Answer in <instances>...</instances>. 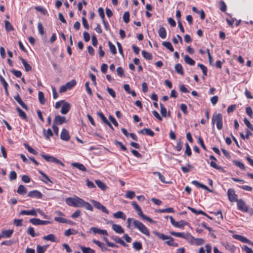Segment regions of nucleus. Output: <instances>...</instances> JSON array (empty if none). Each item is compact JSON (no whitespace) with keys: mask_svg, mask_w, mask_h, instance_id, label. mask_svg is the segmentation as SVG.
Returning a JSON list of instances; mask_svg holds the SVG:
<instances>
[{"mask_svg":"<svg viewBox=\"0 0 253 253\" xmlns=\"http://www.w3.org/2000/svg\"><path fill=\"white\" fill-rule=\"evenodd\" d=\"M227 196L229 200L231 202H236L238 199V195L235 193L234 189L230 188L227 191Z\"/></svg>","mask_w":253,"mask_h":253,"instance_id":"nucleus-7","label":"nucleus"},{"mask_svg":"<svg viewBox=\"0 0 253 253\" xmlns=\"http://www.w3.org/2000/svg\"><path fill=\"white\" fill-rule=\"evenodd\" d=\"M81 207L84 208L86 210H89L90 211H93V207L88 202H85L84 200L82 206Z\"/></svg>","mask_w":253,"mask_h":253,"instance_id":"nucleus-39","label":"nucleus"},{"mask_svg":"<svg viewBox=\"0 0 253 253\" xmlns=\"http://www.w3.org/2000/svg\"><path fill=\"white\" fill-rule=\"evenodd\" d=\"M84 200L78 196L67 198L65 200L66 203L69 206L81 207Z\"/></svg>","mask_w":253,"mask_h":253,"instance_id":"nucleus-1","label":"nucleus"},{"mask_svg":"<svg viewBox=\"0 0 253 253\" xmlns=\"http://www.w3.org/2000/svg\"><path fill=\"white\" fill-rule=\"evenodd\" d=\"M13 233V230H5L1 232L2 238H9Z\"/></svg>","mask_w":253,"mask_h":253,"instance_id":"nucleus-30","label":"nucleus"},{"mask_svg":"<svg viewBox=\"0 0 253 253\" xmlns=\"http://www.w3.org/2000/svg\"><path fill=\"white\" fill-rule=\"evenodd\" d=\"M168 240L166 241V243L170 246H173V247H178V244L177 243H175L174 242V240L171 237H169V239H168Z\"/></svg>","mask_w":253,"mask_h":253,"instance_id":"nucleus-41","label":"nucleus"},{"mask_svg":"<svg viewBox=\"0 0 253 253\" xmlns=\"http://www.w3.org/2000/svg\"><path fill=\"white\" fill-rule=\"evenodd\" d=\"M234 164L235 166L239 167L241 169L244 170L245 169L244 165L240 161H235L234 162Z\"/></svg>","mask_w":253,"mask_h":253,"instance_id":"nucleus-59","label":"nucleus"},{"mask_svg":"<svg viewBox=\"0 0 253 253\" xmlns=\"http://www.w3.org/2000/svg\"><path fill=\"white\" fill-rule=\"evenodd\" d=\"M42 194L37 190H34L30 191L28 194V196L31 198H35L37 199H42Z\"/></svg>","mask_w":253,"mask_h":253,"instance_id":"nucleus-13","label":"nucleus"},{"mask_svg":"<svg viewBox=\"0 0 253 253\" xmlns=\"http://www.w3.org/2000/svg\"><path fill=\"white\" fill-rule=\"evenodd\" d=\"M163 46L166 47L167 49L169 50L171 52L174 51V48L171 44V43L169 42H164L162 43Z\"/></svg>","mask_w":253,"mask_h":253,"instance_id":"nucleus-40","label":"nucleus"},{"mask_svg":"<svg viewBox=\"0 0 253 253\" xmlns=\"http://www.w3.org/2000/svg\"><path fill=\"white\" fill-rule=\"evenodd\" d=\"M188 209H189L193 213L199 215V214H202V215H206L209 218H211V217L208 215L205 212H204L203 211L201 210H197L193 208L188 207Z\"/></svg>","mask_w":253,"mask_h":253,"instance_id":"nucleus-29","label":"nucleus"},{"mask_svg":"<svg viewBox=\"0 0 253 253\" xmlns=\"http://www.w3.org/2000/svg\"><path fill=\"white\" fill-rule=\"evenodd\" d=\"M139 133L146 134L150 136H153L154 135V132L150 128H143L139 131Z\"/></svg>","mask_w":253,"mask_h":253,"instance_id":"nucleus-25","label":"nucleus"},{"mask_svg":"<svg viewBox=\"0 0 253 253\" xmlns=\"http://www.w3.org/2000/svg\"><path fill=\"white\" fill-rule=\"evenodd\" d=\"M71 105L67 102H65L62 106L61 113L62 114H66L70 110Z\"/></svg>","mask_w":253,"mask_h":253,"instance_id":"nucleus-23","label":"nucleus"},{"mask_svg":"<svg viewBox=\"0 0 253 253\" xmlns=\"http://www.w3.org/2000/svg\"><path fill=\"white\" fill-rule=\"evenodd\" d=\"M198 66H199L201 68V69L202 70L204 76H207V67L205 65H204L202 64H200V63H199L198 64Z\"/></svg>","mask_w":253,"mask_h":253,"instance_id":"nucleus-56","label":"nucleus"},{"mask_svg":"<svg viewBox=\"0 0 253 253\" xmlns=\"http://www.w3.org/2000/svg\"><path fill=\"white\" fill-rule=\"evenodd\" d=\"M138 215L140 216L143 220H147L150 223H155V221L149 217L143 214L141 208L139 210L136 211Z\"/></svg>","mask_w":253,"mask_h":253,"instance_id":"nucleus-18","label":"nucleus"},{"mask_svg":"<svg viewBox=\"0 0 253 253\" xmlns=\"http://www.w3.org/2000/svg\"><path fill=\"white\" fill-rule=\"evenodd\" d=\"M91 203L93 205L94 207L97 210L101 211L105 213H108V211L105 208V206L102 205L99 202L96 201L94 200H90Z\"/></svg>","mask_w":253,"mask_h":253,"instance_id":"nucleus-8","label":"nucleus"},{"mask_svg":"<svg viewBox=\"0 0 253 253\" xmlns=\"http://www.w3.org/2000/svg\"><path fill=\"white\" fill-rule=\"evenodd\" d=\"M244 122L246 126L251 130L253 131V126L251 124L249 121L246 118L244 119Z\"/></svg>","mask_w":253,"mask_h":253,"instance_id":"nucleus-64","label":"nucleus"},{"mask_svg":"<svg viewBox=\"0 0 253 253\" xmlns=\"http://www.w3.org/2000/svg\"><path fill=\"white\" fill-rule=\"evenodd\" d=\"M112 229L117 233L122 234L124 232V229L122 226L118 224H113L112 225Z\"/></svg>","mask_w":253,"mask_h":253,"instance_id":"nucleus-24","label":"nucleus"},{"mask_svg":"<svg viewBox=\"0 0 253 253\" xmlns=\"http://www.w3.org/2000/svg\"><path fill=\"white\" fill-rule=\"evenodd\" d=\"M89 232H92L94 234H99L102 235H108V232L106 230L101 229L97 227H92L89 229Z\"/></svg>","mask_w":253,"mask_h":253,"instance_id":"nucleus-10","label":"nucleus"},{"mask_svg":"<svg viewBox=\"0 0 253 253\" xmlns=\"http://www.w3.org/2000/svg\"><path fill=\"white\" fill-rule=\"evenodd\" d=\"M19 59L21 61L26 71H29L31 70V66L27 62V61L24 59H23L21 57H20Z\"/></svg>","mask_w":253,"mask_h":253,"instance_id":"nucleus-31","label":"nucleus"},{"mask_svg":"<svg viewBox=\"0 0 253 253\" xmlns=\"http://www.w3.org/2000/svg\"><path fill=\"white\" fill-rule=\"evenodd\" d=\"M142 55L143 57L146 60H151L152 59V54L145 50L142 51Z\"/></svg>","mask_w":253,"mask_h":253,"instance_id":"nucleus-43","label":"nucleus"},{"mask_svg":"<svg viewBox=\"0 0 253 253\" xmlns=\"http://www.w3.org/2000/svg\"><path fill=\"white\" fill-rule=\"evenodd\" d=\"M103 240L105 242L107 246L112 248H117L118 246L113 243L109 241L108 239L106 237H103Z\"/></svg>","mask_w":253,"mask_h":253,"instance_id":"nucleus-53","label":"nucleus"},{"mask_svg":"<svg viewBox=\"0 0 253 253\" xmlns=\"http://www.w3.org/2000/svg\"><path fill=\"white\" fill-rule=\"evenodd\" d=\"M76 82L74 80H72L70 82H68L66 85L69 89H71L73 86L76 85Z\"/></svg>","mask_w":253,"mask_h":253,"instance_id":"nucleus-60","label":"nucleus"},{"mask_svg":"<svg viewBox=\"0 0 253 253\" xmlns=\"http://www.w3.org/2000/svg\"><path fill=\"white\" fill-rule=\"evenodd\" d=\"M80 249L83 253H95V251L89 247L81 246Z\"/></svg>","mask_w":253,"mask_h":253,"instance_id":"nucleus-32","label":"nucleus"},{"mask_svg":"<svg viewBox=\"0 0 253 253\" xmlns=\"http://www.w3.org/2000/svg\"><path fill=\"white\" fill-rule=\"evenodd\" d=\"M154 175H157L161 182L164 183H168L169 182L165 181V177L160 172L155 171L153 172Z\"/></svg>","mask_w":253,"mask_h":253,"instance_id":"nucleus-44","label":"nucleus"},{"mask_svg":"<svg viewBox=\"0 0 253 253\" xmlns=\"http://www.w3.org/2000/svg\"><path fill=\"white\" fill-rule=\"evenodd\" d=\"M236 202L238 209L239 211L245 212L248 211V206L242 199H238Z\"/></svg>","mask_w":253,"mask_h":253,"instance_id":"nucleus-4","label":"nucleus"},{"mask_svg":"<svg viewBox=\"0 0 253 253\" xmlns=\"http://www.w3.org/2000/svg\"><path fill=\"white\" fill-rule=\"evenodd\" d=\"M5 30L7 32L11 31L14 30L12 25L8 21L5 20L4 21Z\"/></svg>","mask_w":253,"mask_h":253,"instance_id":"nucleus-45","label":"nucleus"},{"mask_svg":"<svg viewBox=\"0 0 253 253\" xmlns=\"http://www.w3.org/2000/svg\"><path fill=\"white\" fill-rule=\"evenodd\" d=\"M135 196V193L132 191H128L126 192V197L130 199H133Z\"/></svg>","mask_w":253,"mask_h":253,"instance_id":"nucleus-62","label":"nucleus"},{"mask_svg":"<svg viewBox=\"0 0 253 253\" xmlns=\"http://www.w3.org/2000/svg\"><path fill=\"white\" fill-rule=\"evenodd\" d=\"M30 222L35 225H46L51 222L47 220H42L38 218H31L29 220Z\"/></svg>","mask_w":253,"mask_h":253,"instance_id":"nucleus-11","label":"nucleus"},{"mask_svg":"<svg viewBox=\"0 0 253 253\" xmlns=\"http://www.w3.org/2000/svg\"><path fill=\"white\" fill-rule=\"evenodd\" d=\"M24 146L30 153L34 155H37L38 154V152L35 150L31 147L28 144L24 143Z\"/></svg>","mask_w":253,"mask_h":253,"instance_id":"nucleus-47","label":"nucleus"},{"mask_svg":"<svg viewBox=\"0 0 253 253\" xmlns=\"http://www.w3.org/2000/svg\"><path fill=\"white\" fill-rule=\"evenodd\" d=\"M113 216L115 218H122L123 219H125L126 218V216L124 213L122 211H117L114 213Z\"/></svg>","mask_w":253,"mask_h":253,"instance_id":"nucleus-36","label":"nucleus"},{"mask_svg":"<svg viewBox=\"0 0 253 253\" xmlns=\"http://www.w3.org/2000/svg\"><path fill=\"white\" fill-rule=\"evenodd\" d=\"M171 234L173 236H175L176 237H180V238L185 239L186 240H187L188 241V240H189L190 237H191V234L190 233L185 234L183 232H171Z\"/></svg>","mask_w":253,"mask_h":253,"instance_id":"nucleus-14","label":"nucleus"},{"mask_svg":"<svg viewBox=\"0 0 253 253\" xmlns=\"http://www.w3.org/2000/svg\"><path fill=\"white\" fill-rule=\"evenodd\" d=\"M160 107H161V111H160L161 114H162L163 117H166L167 116L166 108L161 103L160 104Z\"/></svg>","mask_w":253,"mask_h":253,"instance_id":"nucleus-57","label":"nucleus"},{"mask_svg":"<svg viewBox=\"0 0 253 253\" xmlns=\"http://www.w3.org/2000/svg\"><path fill=\"white\" fill-rule=\"evenodd\" d=\"M159 212L161 213H173L174 210L172 208H168L164 209H161L159 210Z\"/></svg>","mask_w":253,"mask_h":253,"instance_id":"nucleus-52","label":"nucleus"},{"mask_svg":"<svg viewBox=\"0 0 253 253\" xmlns=\"http://www.w3.org/2000/svg\"><path fill=\"white\" fill-rule=\"evenodd\" d=\"M112 239L117 243H119L122 245L124 247H126L127 245L125 243V242L120 237H112Z\"/></svg>","mask_w":253,"mask_h":253,"instance_id":"nucleus-33","label":"nucleus"},{"mask_svg":"<svg viewBox=\"0 0 253 253\" xmlns=\"http://www.w3.org/2000/svg\"><path fill=\"white\" fill-rule=\"evenodd\" d=\"M169 217L170 219V221L171 224L174 227H177L179 228H183L184 226L185 225L187 224V223H188L187 222H186L184 220H181L179 222L175 221L174 220V219H173V218L171 216H169Z\"/></svg>","mask_w":253,"mask_h":253,"instance_id":"nucleus-9","label":"nucleus"},{"mask_svg":"<svg viewBox=\"0 0 253 253\" xmlns=\"http://www.w3.org/2000/svg\"><path fill=\"white\" fill-rule=\"evenodd\" d=\"M26 187L23 185H20L17 190V192L20 195H24L27 192Z\"/></svg>","mask_w":253,"mask_h":253,"instance_id":"nucleus-37","label":"nucleus"},{"mask_svg":"<svg viewBox=\"0 0 253 253\" xmlns=\"http://www.w3.org/2000/svg\"><path fill=\"white\" fill-rule=\"evenodd\" d=\"M95 182L97 186L103 191H105L107 187L104 183L99 180H96Z\"/></svg>","mask_w":253,"mask_h":253,"instance_id":"nucleus-35","label":"nucleus"},{"mask_svg":"<svg viewBox=\"0 0 253 253\" xmlns=\"http://www.w3.org/2000/svg\"><path fill=\"white\" fill-rule=\"evenodd\" d=\"M81 214V211L80 210L76 211L72 215L71 217L73 219L78 218Z\"/></svg>","mask_w":253,"mask_h":253,"instance_id":"nucleus-63","label":"nucleus"},{"mask_svg":"<svg viewBox=\"0 0 253 253\" xmlns=\"http://www.w3.org/2000/svg\"><path fill=\"white\" fill-rule=\"evenodd\" d=\"M108 45L111 53L113 54H116L117 53V50L115 46L110 41L108 42Z\"/></svg>","mask_w":253,"mask_h":253,"instance_id":"nucleus-49","label":"nucleus"},{"mask_svg":"<svg viewBox=\"0 0 253 253\" xmlns=\"http://www.w3.org/2000/svg\"><path fill=\"white\" fill-rule=\"evenodd\" d=\"M188 242L191 245H194L196 246H201L204 244L205 241L202 238H195L192 235H191Z\"/></svg>","mask_w":253,"mask_h":253,"instance_id":"nucleus-6","label":"nucleus"},{"mask_svg":"<svg viewBox=\"0 0 253 253\" xmlns=\"http://www.w3.org/2000/svg\"><path fill=\"white\" fill-rule=\"evenodd\" d=\"M78 233L77 231L73 229H69L65 231L64 235L66 236H69L71 235H75Z\"/></svg>","mask_w":253,"mask_h":253,"instance_id":"nucleus-46","label":"nucleus"},{"mask_svg":"<svg viewBox=\"0 0 253 253\" xmlns=\"http://www.w3.org/2000/svg\"><path fill=\"white\" fill-rule=\"evenodd\" d=\"M133 225L134 228L137 229L142 234L149 237L150 235L149 229L140 221L135 220H133Z\"/></svg>","mask_w":253,"mask_h":253,"instance_id":"nucleus-2","label":"nucleus"},{"mask_svg":"<svg viewBox=\"0 0 253 253\" xmlns=\"http://www.w3.org/2000/svg\"><path fill=\"white\" fill-rule=\"evenodd\" d=\"M155 235H156L158 237H159L160 239L165 240L169 239V237L168 236H166L163 234H161L158 232H154Z\"/></svg>","mask_w":253,"mask_h":253,"instance_id":"nucleus-51","label":"nucleus"},{"mask_svg":"<svg viewBox=\"0 0 253 253\" xmlns=\"http://www.w3.org/2000/svg\"><path fill=\"white\" fill-rule=\"evenodd\" d=\"M175 70L176 72L181 75L184 74V71L183 69V67L180 64H176L174 66Z\"/></svg>","mask_w":253,"mask_h":253,"instance_id":"nucleus-34","label":"nucleus"},{"mask_svg":"<svg viewBox=\"0 0 253 253\" xmlns=\"http://www.w3.org/2000/svg\"><path fill=\"white\" fill-rule=\"evenodd\" d=\"M123 20L126 23H127L129 21V13L128 11L125 12L123 15Z\"/></svg>","mask_w":253,"mask_h":253,"instance_id":"nucleus-58","label":"nucleus"},{"mask_svg":"<svg viewBox=\"0 0 253 253\" xmlns=\"http://www.w3.org/2000/svg\"><path fill=\"white\" fill-rule=\"evenodd\" d=\"M241 248L242 250L246 253H253L252 249L248 247L247 245H243Z\"/></svg>","mask_w":253,"mask_h":253,"instance_id":"nucleus-61","label":"nucleus"},{"mask_svg":"<svg viewBox=\"0 0 253 253\" xmlns=\"http://www.w3.org/2000/svg\"><path fill=\"white\" fill-rule=\"evenodd\" d=\"M14 98L24 109L28 110L27 106L23 102L18 93L14 96Z\"/></svg>","mask_w":253,"mask_h":253,"instance_id":"nucleus-22","label":"nucleus"},{"mask_svg":"<svg viewBox=\"0 0 253 253\" xmlns=\"http://www.w3.org/2000/svg\"><path fill=\"white\" fill-rule=\"evenodd\" d=\"M35 9L37 11L41 12L43 15H45L47 14V10L45 8H43L42 6H36L35 7Z\"/></svg>","mask_w":253,"mask_h":253,"instance_id":"nucleus-54","label":"nucleus"},{"mask_svg":"<svg viewBox=\"0 0 253 253\" xmlns=\"http://www.w3.org/2000/svg\"><path fill=\"white\" fill-rule=\"evenodd\" d=\"M42 239L46 241H50L52 242H57L58 241L56 240L55 236L52 234H50L47 236H44L42 237Z\"/></svg>","mask_w":253,"mask_h":253,"instance_id":"nucleus-26","label":"nucleus"},{"mask_svg":"<svg viewBox=\"0 0 253 253\" xmlns=\"http://www.w3.org/2000/svg\"><path fill=\"white\" fill-rule=\"evenodd\" d=\"M27 233L28 234L30 235L32 237H35V236L38 235L35 233L34 229L32 227H29L28 228Z\"/></svg>","mask_w":253,"mask_h":253,"instance_id":"nucleus-55","label":"nucleus"},{"mask_svg":"<svg viewBox=\"0 0 253 253\" xmlns=\"http://www.w3.org/2000/svg\"><path fill=\"white\" fill-rule=\"evenodd\" d=\"M38 172L42 175L43 177L42 178H41V180H42L43 182L45 183L46 184H48L49 183L50 184H53V182L50 180V179L47 176V175L44 173L41 170H38Z\"/></svg>","mask_w":253,"mask_h":253,"instance_id":"nucleus-15","label":"nucleus"},{"mask_svg":"<svg viewBox=\"0 0 253 253\" xmlns=\"http://www.w3.org/2000/svg\"><path fill=\"white\" fill-rule=\"evenodd\" d=\"M72 166L74 167L81 170L82 171H85L86 170V169L85 166L82 164L79 163H74L72 164Z\"/></svg>","mask_w":253,"mask_h":253,"instance_id":"nucleus-27","label":"nucleus"},{"mask_svg":"<svg viewBox=\"0 0 253 253\" xmlns=\"http://www.w3.org/2000/svg\"><path fill=\"white\" fill-rule=\"evenodd\" d=\"M233 238L238 240L243 243H248L249 245L253 246V243L244 236L240 235L235 234L233 235Z\"/></svg>","mask_w":253,"mask_h":253,"instance_id":"nucleus-12","label":"nucleus"},{"mask_svg":"<svg viewBox=\"0 0 253 253\" xmlns=\"http://www.w3.org/2000/svg\"><path fill=\"white\" fill-rule=\"evenodd\" d=\"M158 34L160 37L164 39L167 37V32L165 28L163 27H161L158 30Z\"/></svg>","mask_w":253,"mask_h":253,"instance_id":"nucleus-28","label":"nucleus"},{"mask_svg":"<svg viewBox=\"0 0 253 253\" xmlns=\"http://www.w3.org/2000/svg\"><path fill=\"white\" fill-rule=\"evenodd\" d=\"M133 247L137 251H139L142 249V246L140 242H134L133 243Z\"/></svg>","mask_w":253,"mask_h":253,"instance_id":"nucleus-50","label":"nucleus"},{"mask_svg":"<svg viewBox=\"0 0 253 253\" xmlns=\"http://www.w3.org/2000/svg\"><path fill=\"white\" fill-rule=\"evenodd\" d=\"M41 156L48 162H53L63 165V164L60 160L52 156L47 155L44 154H41Z\"/></svg>","mask_w":253,"mask_h":253,"instance_id":"nucleus-5","label":"nucleus"},{"mask_svg":"<svg viewBox=\"0 0 253 253\" xmlns=\"http://www.w3.org/2000/svg\"><path fill=\"white\" fill-rule=\"evenodd\" d=\"M211 123L213 125L216 124L217 128L221 130L223 127L222 116L221 114H214L211 119Z\"/></svg>","mask_w":253,"mask_h":253,"instance_id":"nucleus-3","label":"nucleus"},{"mask_svg":"<svg viewBox=\"0 0 253 253\" xmlns=\"http://www.w3.org/2000/svg\"><path fill=\"white\" fill-rule=\"evenodd\" d=\"M47 248H48L47 245H44L43 246L37 245V253H44L47 250Z\"/></svg>","mask_w":253,"mask_h":253,"instance_id":"nucleus-38","label":"nucleus"},{"mask_svg":"<svg viewBox=\"0 0 253 253\" xmlns=\"http://www.w3.org/2000/svg\"><path fill=\"white\" fill-rule=\"evenodd\" d=\"M182 56L183 57L184 60L186 64L191 66L195 65V61L188 55H184L182 53Z\"/></svg>","mask_w":253,"mask_h":253,"instance_id":"nucleus-21","label":"nucleus"},{"mask_svg":"<svg viewBox=\"0 0 253 253\" xmlns=\"http://www.w3.org/2000/svg\"><path fill=\"white\" fill-rule=\"evenodd\" d=\"M66 122V118L63 116H61L60 115L56 116L54 119L53 124L55 125H60L63 124L64 123Z\"/></svg>","mask_w":253,"mask_h":253,"instance_id":"nucleus-16","label":"nucleus"},{"mask_svg":"<svg viewBox=\"0 0 253 253\" xmlns=\"http://www.w3.org/2000/svg\"><path fill=\"white\" fill-rule=\"evenodd\" d=\"M16 110L19 114V116L23 120H26L27 116L25 113L19 107L16 108Z\"/></svg>","mask_w":253,"mask_h":253,"instance_id":"nucleus-42","label":"nucleus"},{"mask_svg":"<svg viewBox=\"0 0 253 253\" xmlns=\"http://www.w3.org/2000/svg\"><path fill=\"white\" fill-rule=\"evenodd\" d=\"M192 183L198 188H202V189L206 190L210 192H211V190H210L206 185L200 183L198 181L193 180L192 181Z\"/></svg>","mask_w":253,"mask_h":253,"instance_id":"nucleus-20","label":"nucleus"},{"mask_svg":"<svg viewBox=\"0 0 253 253\" xmlns=\"http://www.w3.org/2000/svg\"><path fill=\"white\" fill-rule=\"evenodd\" d=\"M20 214L21 215H27L32 216H37V211L35 209L31 210H22L20 211Z\"/></svg>","mask_w":253,"mask_h":253,"instance_id":"nucleus-17","label":"nucleus"},{"mask_svg":"<svg viewBox=\"0 0 253 253\" xmlns=\"http://www.w3.org/2000/svg\"><path fill=\"white\" fill-rule=\"evenodd\" d=\"M39 100L41 104H44L45 103L44 94L42 91L38 92Z\"/></svg>","mask_w":253,"mask_h":253,"instance_id":"nucleus-48","label":"nucleus"},{"mask_svg":"<svg viewBox=\"0 0 253 253\" xmlns=\"http://www.w3.org/2000/svg\"><path fill=\"white\" fill-rule=\"evenodd\" d=\"M60 138L64 141H68L70 139V137L69 132L65 128L62 129L60 134Z\"/></svg>","mask_w":253,"mask_h":253,"instance_id":"nucleus-19","label":"nucleus"}]
</instances>
